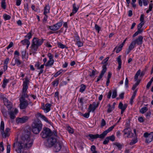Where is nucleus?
I'll use <instances>...</instances> for the list:
<instances>
[{
  "mask_svg": "<svg viewBox=\"0 0 153 153\" xmlns=\"http://www.w3.org/2000/svg\"><path fill=\"white\" fill-rule=\"evenodd\" d=\"M37 117V119L35 120L32 124V131L36 134L39 133L42 129V125L41 122L39 120L40 118L48 123H49L48 119L44 115H39Z\"/></svg>",
  "mask_w": 153,
  "mask_h": 153,
  "instance_id": "f03ea898",
  "label": "nucleus"
},
{
  "mask_svg": "<svg viewBox=\"0 0 153 153\" xmlns=\"http://www.w3.org/2000/svg\"><path fill=\"white\" fill-rule=\"evenodd\" d=\"M58 47L59 48H61L63 49L64 48H67L68 47H66L65 46V45H63L62 43L60 42H59L57 43Z\"/></svg>",
  "mask_w": 153,
  "mask_h": 153,
  "instance_id": "e433bc0d",
  "label": "nucleus"
},
{
  "mask_svg": "<svg viewBox=\"0 0 153 153\" xmlns=\"http://www.w3.org/2000/svg\"><path fill=\"white\" fill-rule=\"evenodd\" d=\"M53 134L50 129L47 127H44L43 130L41 133V135L43 138H48Z\"/></svg>",
  "mask_w": 153,
  "mask_h": 153,
  "instance_id": "0eeeda50",
  "label": "nucleus"
},
{
  "mask_svg": "<svg viewBox=\"0 0 153 153\" xmlns=\"http://www.w3.org/2000/svg\"><path fill=\"white\" fill-rule=\"evenodd\" d=\"M63 71L62 70H60L58 72H57L56 74H55L54 75V76L55 77H57L59 75H60L61 74L62 72Z\"/></svg>",
  "mask_w": 153,
  "mask_h": 153,
  "instance_id": "de8ad7c7",
  "label": "nucleus"
},
{
  "mask_svg": "<svg viewBox=\"0 0 153 153\" xmlns=\"http://www.w3.org/2000/svg\"><path fill=\"white\" fill-rule=\"evenodd\" d=\"M4 122L3 121H2L0 126V131L3 137L5 138L7 137H8L9 136L10 134L9 132L10 131V129L9 128H7L4 131Z\"/></svg>",
  "mask_w": 153,
  "mask_h": 153,
  "instance_id": "423d86ee",
  "label": "nucleus"
},
{
  "mask_svg": "<svg viewBox=\"0 0 153 153\" xmlns=\"http://www.w3.org/2000/svg\"><path fill=\"white\" fill-rule=\"evenodd\" d=\"M137 92V90L136 89V90H135L133 93V95L131 97V98L130 100V103L131 104V105L132 104V103L133 102V100L134 98V97H135L136 96Z\"/></svg>",
  "mask_w": 153,
  "mask_h": 153,
  "instance_id": "a878e982",
  "label": "nucleus"
},
{
  "mask_svg": "<svg viewBox=\"0 0 153 153\" xmlns=\"http://www.w3.org/2000/svg\"><path fill=\"white\" fill-rule=\"evenodd\" d=\"M95 28L96 30H98V32H99L100 29V27L97 24L95 25Z\"/></svg>",
  "mask_w": 153,
  "mask_h": 153,
  "instance_id": "0e129e2a",
  "label": "nucleus"
},
{
  "mask_svg": "<svg viewBox=\"0 0 153 153\" xmlns=\"http://www.w3.org/2000/svg\"><path fill=\"white\" fill-rule=\"evenodd\" d=\"M96 148L95 146H92L91 148V150L92 152L91 153H97V152L96 150Z\"/></svg>",
  "mask_w": 153,
  "mask_h": 153,
  "instance_id": "72a5a7b5",
  "label": "nucleus"
},
{
  "mask_svg": "<svg viewBox=\"0 0 153 153\" xmlns=\"http://www.w3.org/2000/svg\"><path fill=\"white\" fill-rule=\"evenodd\" d=\"M103 68L100 74L103 75L105 72L106 71V65H103Z\"/></svg>",
  "mask_w": 153,
  "mask_h": 153,
  "instance_id": "58836bf2",
  "label": "nucleus"
},
{
  "mask_svg": "<svg viewBox=\"0 0 153 153\" xmlns=\"http://www.w3.org/2000/svg\"><path fill=\"white\" fill-rule=\"evenodd\" d=\"M22 0H16V4L18 6H19L21 3Z\"/></svg>",
  "mask_w": 153,
  "mask_h": 153,
  "instance_id": "69168bd1",
  "label": "nucleus"
},
{
  "mask_svg": "<svg viewBox=\"0 0 153 153\" xmlns=\"http://www.w3.org/2000/svg\"><path fill=\"white\" fill-rule=\"evenodd\" d=\"M57 136L56 131H53V134L48 138L47 143L48 146L51 147L55 144L59 140L57 139Z\"/></svg>",
  "mask_w": 153,
  "mask_h": 153,
  "instance_id": "39448f33",
  "label": "nucleus"
},
{
  "mask_svg": "<svg viewBox=\"0 0 153 153\" xmlns=\"http://www.w3.org/2000/svg\"><path fill=\"white\" fill-rule=\"evenodd\" d=\"M144 14H143L141 15L140 18V22L144 23Z\"/></svg>",
  "mask_w": 153,
  "mask_h": 153,
  "instance_id": "5fc2aeb1",
  "label": "nucleus"
},
{
  "mask_svg": "<svg viewBox=\"0 0 153 153\" xmlns=\"http://www.w3.org/2000/svg\"><path fill=\"white\" fill-rule=\"evenodd\" d=\"M137 140L136 139H134L133 140H132L131 142L129 144L131 145H132L134 144H135L136 143H137Z\"/></svg>",
  "mask_w": 153,
  "mask_h": 153,
  "instance_id": "3c124183",
  "label": "nucleus"
},
{
  "mask_svg": "<svg viewBox=\"0 0 153 153\" xmlns=\"http://www.w3.org/2000/svg\"><path fill=\"white\" fill-rule=\"evenodd\" d=\"M123 46H122L121 45H120L119 47L117 49L116 52L117 53H118L120 52V51L122 50V48H123Z\"/></svg>",
  "mask_w": 153,
  "mask_h": 153,
  "instance_id": "864d4df0",
  "label": "nucleus"
},
{
  "mask_svg": "<svg viewBox=\"0 0 153 153\" xmlns=\"http://www.w3.org/2000/svg\"><path fill=\"white\" fill-rule=\"evenodd\" d=\"M144 136L146 138V141L149 143L153 140V133L152 132L150 134L145 133L144 134Z\"/></svg>",
  "mask_w": 153,
  "mask_h": 153,
  "instance_id": "9d476101",
  "label": "nucleus"
},
{
  "mask_svg": "<svg viewBox=\"0 0 153 153\" xmlns=\"http://www.w3.org/2000/svg\"><path fill=\"white\" fill-rule=\"evenodd\" d=\"M23 80L24 81L23 82L22 95L20 98L25 99V98H27L28 97L27 94V89L28 88L30 81L28 77L27 76H26L25 79H23Z\"/></svg>",
  "mask_w": 153,
  "mask_h": 153,
  "instance_id": "20e7f679",
  "label": "nucleus"
},
{
  "mask_svg": "<svg viewBox=\"0 0 153 153\" xmlns=\"http://www.w3.org/2000/svg\"><path fill=\"white\" fill-rule=\"evenodd\" d=\"M95 71L93 70L92 71L91 73H90V76L91 77H92L93 76H94L95 75Z\"/></svg>",
  "mask_w": 153,
  "mask_h": 153,
  "instance_id": "774afa93",
  "label": "nucleus"
},
{
  "mask_svg": "<svg viewBox=\"0 0 153 153\" xmlns=\"http://www.w3.org/2000/svg\"><path fill=\"white\" fill-rule=\"evenodd\" d=\"M117 96V92L116 90H114L113 91V94L112 96V98H115Z\"/></svg>",
  "mask_w": 153,
  "mask_h": 153,
  "instance_id": "a18cd8bd",
  "label": "nucleus"
},
{
  "mask_svg": "<svg viewBox=\"0 0 153 153\" xmlns=\"http://www.w3.org/2000/svg\"><path fill=\"white\" fill-rule=\"evenodd\" d=\"M33 140L31 138L30 132L28 131H25L21 137V141H17L14 143L13 144V147L18 149V144L19 148L22 149L24 150L23 148L28 149L31 147L33 145Z\"/></svg>",
  "mask_w": 153,
  "mask_h": 153,
  "instance_id": "f257e3e1",
  "label": "nucleus"
},
{
  "mask_svg": "<svg viewBox=\"0 0 153 153\" xmlns=\"http://www.w3.org/2000/svg\"><path fill=\"white\" fill-rule=\"evenodd\" d=\"M143 37L142 36H139L136 40L132 41L135 44H137L138 45H141L142 43Z\"/></svg>",
  "mask_w": 153,
  "mask_h": 153,
  "instance_id": "f3484780",
  "label": "nucleus"
},
{
  "mask_svg": "<svg viewBox=\"0 0 153 153\" xmlns=\"http://www.w3.org/2000/svg\"><path fill=\"white\" fill-rule=\"evenodd\" d=\"M13 45V43L12 42H10L8 46L7 47V49H9V48H10L11 47H12Z\"/></svg>",
  "mask_w": 153,
  "mask_h": 153,
  "instance_id": "e2e57ef3",
  "label": "nucleus"
},
{
  "mask_svg": "<svg viewBox=\"0 0 153 153\" xmlns=\"http://www.w3.org/2000/svg\"><path fill=\"white\" fill-rule=\"evenodd\" d=\"M138 120L140 122H143L144 121L143 118L142 117H140L138 118Z\"/></svg>",
  "mask_w": 153,
  "mask_h": 153,
  "instance_id": "338daca9",
  "label": "nucleus"
},
{
  "mask_svg": "<svg viewBox=\"0 0 153 153\" xmlns=\"http://www.w3.org/2000/svg\"><path fill=\"white\" fill-rule=\"evenodd\" d=\"M29 118L28 117L25 116L22 117H19L16 119V122L17 123H23L27 121Z\"/></svg>",
  "mask_w": 153,
  "mask_h": 153,
  "instance_id": "f8f14e48",
  "label": "nucleus"
},
{
  "mask_svg": "<svg viewBox=\"0 0 153 153\" xmlns=\"http://www.w3.org/2000/svg\"><path fill=\"white\" fill-rule=\"evenodd\" d=\"M32 36V31H30L25 36V37L28 38V40H29L31 38Z\"/></svg>",
  "mask_w": 153,
  "mask_h": 153,
  "instance_id": "c03bdc74",
  "label": "nucleus"
},
{
  "mask_svg": "<svg viewBox=\"0 0 153 153\" xmlns=\"http://www.w3.org/2000/svg\"><path fill=\"white\" fill-rule=\"evenodd\" d=\"M8 82V80L6 79H4L3 81V82L2 85V87L3 88H5L6 87L7 83Z\"/></svg>",
  "mask_w": 153,
  "mask_h": 153,
  "instance_id": "f704fd0d",
  "label": "nucleus"
},
{
  "mask_svg": "<svg viewBox=\"0 0 153 153\" xmlns=\"http://www.w3.org/2000/svg\"><path fill=\"white\" fill-rule=\"evenodd\" d=\"M106 125V122L104 119H102L101 123V127L105 126Z\"/></svg>",
  "mask_w": 153,
  "mask_h": 153,
  "instance_id": "09e8293b",
  "label": "nucleus"
},
{
  "mask_svg": "<svg viewBox=\"0 0 153 153\" xmlns=\"http://www.w3.org/2000/svg\"><path fill=\"white\" fill-rule=\"evenodd\" d=\"M51 105L50 104H46L45 105V107H44V108H43L44 111L46 113H47L51 109L50 107Z\"/></svg>",
  "mask_w": 153,
  "mask_h": 153,
  "instance_id": "5701e85b",
  "label": "nucleus"
},
{
  "mask_svg": "<svg viewBox=\"0 0 153 153\" xmlns=\"http://www.w3.org/2000/svg\"><path fill=\"white\" fill-rule=\"evenodd\" d=\"M140 69L139 70L136 72L134 77L135 81H136L139 80H138V76L140 74Z\"/></svg>",
  "mask_w": 153,
  "mask_h": 153,
  "instance_id": "c756f323",
  "label": "nucleus"
},
{
  "mask_svg": "<svg viewBox=\"0 0 153 153\" xmlns=\"http://www.w3.org/2000/svg\"><path fill=\"white\" fill-rule=\"evenodd\" d=\"M43 41L44 40L43 39H39L36 37L33 38L30 47L31 49L30 54L36 53L38 47L42 45Z\"/></svg>",
  "mask_w": 153,
  "mask_h": 153,
  "instance_id": "7ed1b4c3",
  "label": "nucleus"
},
{
  "mask_svg": "<svg viewBox=\"0 0 153 153\" xmlns=\"http://www.w3.org/2000/svg\"><path fill=\"white\" fill-rule=\"evenodd\" d=\"M86 88V86L84 84H81L80 85V88L79 89V92L81 93H82L84 91Z\"/></svg>",
  "mask_w": 153,
  "mask_h": 153,
  "instance_id": "2f4dec72",
  "label": "nucleus"
},
{
  "mask_svg": "<svg viewBox=\"0 0 153 153\" xmlns=\"http://www.w3.org/2000/svg\"><path fill=\"white\" fill-rule=\"evenodd\" d=\"M1 6L2 8L4 9H5L6 8V5L5 2V0H2Z\"/></svg>",
  "mask_w": 153,
  "mask_h": 153,
  "instance_id": "473e14b6",
  "label": "nucleus"
},
{
  "mask_svg": "<svg viewBox=\"0 0 153 153\" xmlns=\"http://www.w3.org/2000/svg\"><path fill=\"white\" fill-rule=\"evenodd\" d=\"M21 42L22 43L23 45H27V48H28L30 44V42L28 39H25L21 41Z\"/></svg>",
  "mask_w": 153,
  "mask_h": 153,
  "instance_id": "4be33fe9",
  "label": "nucleus"
},
{
  "mask_svg": "<svg viewBox=\"0 0 153 153\" xmlns=\"http://www.w3.org/2000/svg\"><path fill=\"white\" fill-rule=\"evenodd\" d=\"M62 142L59 140L54 145L53 150L55 152H57L59 151L62 148Z\"/></svg>",
  "mask_w": 153,
  "mask_h": 153,
  "instance_id": "9b49d317",
  "label": "nucleus"
},
{
  "mask_svg": "<svg viewBox=\"0 0 153 153\" xmlns=\"http://www.w3.org/2000/svg\"><path fill=\"white\" fill-rule=\"evenodd\" d=\"M1 99H3L4 105L6 106L8 108H9V109H10L12 108V105L11 102L9 101L7 98L4 97L3 95V97H2Z\"/></svg>",
  "mask_w": 153,
  "mask_h": 153,
  "instance_id": "ddd939ff",
  "label": "nucleus"
},
{
  "mask_svg": "<svg viewBox=\"0 0 153 153\" xmlns=\"http://www.w3.org/2000/svg\"><path fill=\"white\" fill-rule=\"evenodd\" d=\"M123 132L124 134H127V137L128 138H131L133 136V134L131 132V129L129 128H127L125 129Z\"/></svg>",
  "mask_w": 153,
  "mask_h": 153,
  "instance_id": "2eb2a0df",
  "label": "nucleus"
},
{
  "mask_svg": "<svg viewBox=\"0 0 153 153\" xmlns=\"http://www.w3.org/2000/svg\"><path fill=\"white\" fill-rule=\"evenodd\" d=\"M135 44L133 41L131 42L128 49L126 51V53L128 54L130 51L135 47Z\"/></svg>",
  "mask_w": 153,
  "mask_h": 153,
  "instance_id": "a211bd4d",
  "label": "nucleus"
},
{
  "mask_svg": "<svg viewBox=\"0 0 153 153\" xmlns=\"http://www.w3.org/2000/svg\"><path fill=\"white\" fill-rule=\"evenodd\" d=\"M107 137H108L109 140H110L112 141H114L115 140V137L114 135H112L111 136Z\"/></svg>",
  "mask_w": 153,
  "mask_h": 153,
  "instance_id": "79ce46f5",
  "label": "nucleus"
},
{
  "mask_svg": "<svg viewBox=\"0 0 153 153\" xmlns=\"http://www.w3.org/2000/svg\"><path fill=\"white\" fill-rule=\"evenodd\" d=\"M148 110V108L146 107L142 108L140 110V112L143 114L146 112Z\"/></svg>",
  "mask_w": 153,
  "mask_h": 153,
  "instance_id": "4c0bfd02",
  "label": "nucleus"
},
{
  "mask_svg": "<svg viewBox=\"0 0 153 153\" xmlns=\"http://www.w3.org/2000/svg\"><path fill=\"white\" fill-rule=\"evenodd\" d=\"M80 40L79 37L77 34V33H76L75 34V38L74 39V41L75 42L78 41Z\"/></svg>",
  "mask_w": 153,
  "mask_h": 153,
  "instance_id": "37998d69",
  "label": "nucleus"
},
{
  "mask_svg": "<svg viewBox=\"0 0 153 153\" xmlns=\"http://www.w3.org/2000/svg\"><path fill=\"white\" fill-rule=\"evenodd\" d=\"M18 111L16 108H13L12 111L10 112V115H15L18 114Z\"/></svg>",
  "mask_w": 153,
  "mask_h": 153,
  "instance_id": "c85d7f7f",
  "label": "nucleus"
},
{
  "mask_svg": "<svg viewBox=\"0 0 153 153\" xmlns=\"http://www.w3.org/2000/svg\"><path fill=\"white\" fill-rule=\"evenodd\" d=\"M67 130L70 133H73L74 131L73 129L70 127H68L67 128Z\"/></svg>",
  "mask_w": 153,
  "mask_h": 153,
  "instance_id": "13d9d810",
  "label": "nucleus"
},
{
  "mask_svg": "<svg viewBox=\"0 0 153 153\" xmlns=\"http://www.w3.org/2000/svg\"><path fill=\"white\" fill-rule=\"evenodd\" d=\"M151 3L149 4V11H151L153 7V4L152 3V1H150Z\"/></svg>",
  "mask_w": 153,
  "mask_h": 153,
  "instance_id": "603ef678",
  "label": "nucleus"
},
{
  "mask_svg": "<svg viewBox=\"0 0 153 153\" xmlns=\"http://www.w3.org/2000/svg\"><path fill=\"white\" fill-rule=\"evenodd\" d=\"M73 10L74 11V12H76L79 9V7L78 6L76 7L75 3L73 4Z\"/></svg>",
  "mask_w": 153,
  "mask_h": 153,
  "instance_id": "ea45409f",
  "label": "nucleus"
},
{
  "mask_svg": "<svg viewBox=\"0 0 153 153\" xmlns=\"http://www.w3.org/2000/svg\"><path fill=\"white\" fill-rule=\"evenodd\" d=\"M59 82V80L57 79L54 81L52 82V85L53 87L57 86Z\"/></svg>",
  "mask_w": 153,
  "mask_h": 153,
  "instance_id": "c9c22d12",
  "label": "nucleus"
},
{
  "mask_svg": "<svg viewBox=\"0 0 153 153\" xmlns=\"http://www.w3.org/2000/svg\"><path fill=\"white\" fill-rule=\"evenodd\" d=\"M75 44L76 45L79 47H82L83 45L82 42H81L80 40L76 42Z\"/></svg>",
  "mask_w": 153,
  "mask_h": 153,
  "instance_id": "a19ab883",
  "label": "nucleus"
},
{
  "mask_svg": "<svg viewBox=\"0 0 153 153\" xmlns=\"http://www.w3.org/2000/svg\"><path fill=\"white\" fill-rule=\"evenodd\" d=\"M63 24L62 21L58 22L55 25L52 26H48V28H49L51 30L53 31H56L59 29L62 26Z\"/></svg>",
  "mask_w": 153,
  "mask_h": 153,
  "instance_id": "6e6552de",
  "label": "nucleus"
},
{
  "mask_svg": "<svg viewBox=\"0 0 153 153\" xmlns=\"http://www.w3.org/2000/svg\"><path fill=\"white\" fill-rule=\"evenodd\" d=\"M47 56L48 57L49 59V60H53V55H52L51 53H48L47 54Z\"/></svg>",
  "mask_w": 153,
  "mask_h": 153,
  "instance_id": "8fccbe9b",
  "label": "nucleus"
},
{
  "mask_svg": "<svg viewBox=\"0 0 153 153\" xmlns=\"http://www.w3.org/2000/svg\"><path fill=\"white\" fill-rule=\"evenodd\" d=\"M99 104V103L98 102H97L96 103L95 102H94L93 103L92 105L93 107H96V108L98 107Z\"/></svg>",
  "mask_w": 153,
  "mask_h": 153,
  "instance_id": "bf43d9fd",
  "label": "nucleus"
},
{
  "mask_svg": "<svg viewBox=\"0 0 153 153\" xmlns=\"http://www.w3.org/2000/svg\"><path fill=\"white\" fill-rule=\"evenodd\" d=\"M128 105L127 104H125L123 105V103L121 102H120L119 103L118 108L121 109V114H123L124 111Z\"/></svg>",
  "mask_w": 153,
  "mask_h": 153,
  "instance_id": "dca6fc26",
  "label": "nucleus"
},
{
  "mask_svg": "<svg viewBox=\"0 0 153 153\" xmlns=\"http://www.w3.org/2000/svg\"><path fill=\"white\" fill-rule=\"evenodd\" d=\"M109 141V140L108 139V137H107L105 139V140L103 142V144H106L108 143Z\"/></svg>",
  "mask_w": 153,
  "mask_h": 153,
  "instance_id": "6e6d98bb",
  "label": "nucleus"
},
{
  "mask_svg": "<svg viewBox=\"0 0 153 153\" xmlns=\"http://www.w3.org/2000/svg\"><path fill=\"white\" fill-rule=\"evenodd\" d=\"M96 108V107H93L91 104H90L88 109V112L87 113H85L84 115H89L90 112H94Z\"/></svg>",
  "mask_w": 153,
  "mask_h": 153,
  "instance_id": "aec40b11",
  "label": "nucleus"
},
{
  "mask_svg": "<svg viewBox=\"0 0 153 153\" xmlns=\"http://www.w3.org/2000/svg\"><path fill=\"white\" fill-rule=\"evenodd\" d=\"M102 133L100 135H99L98 134H97L95 135H93L91 134H88V136L90 137V139L89 140H91V139L94 140L98 138H103L104 137V136H102Z\"/></svg>",
  "mask_w": 153,
  "mask_h": 153,
  "instance_id": "4468645a",
  "label": "nucleus"
},
{
  "mask_svg": "<svg viewBox=\"0 0 153 153\" xmlns=\"http://www.w3.org/2000/svg\"><path fill=\"white\" fill-rule=\"evenodd\" d=\"M44 11L43 14L44 15L47 14V13H49L50 12V8L49 4H48L45 6L44 7Z\"/></svg>",
  "mask_w": 153,
  "mask_h": 153,
  "instance_id": "393cba45",
  "label": "nucleus"
},
{
  "mask_svg": "<svg viewBox=\"0 0 153 153\" xmlns=\"http://www.w3.org/2000/svg\"><path fill=\"white\" fill-rule=\"evenodd\" d=\"M19 101L20 102L19 104L20 108L21 109L25 108L28 104V101L25 100V99H23L22 98H20Z\"/></svg>",
  "mask_w": 153,
  "mask_h": 153,
  "instance_id": "1a4fd4ad",
  "label": "nucleus"
},
{
  "mask_svg": "<svg viewBox=\"0 0 153 153\" xmlns=\"http://www.w3.org/2000/svg\"><path fill=\"white\" fill-rule=\"evenodd\" d=\"M144 23L140 22V23L138 25L137 27V28H139V29H141L144 25Z\"/></svg>",
  "mask_w": 153,
  "mask_h": 153,
  "instance_id": "4d7b16f0",
  "label": "nucleus"
},
{
  "mask_svg": "<svg viewBox=\"0 0 153 153\" xmlns=\"http://www.w3.org/2000/svg\"><path fill=\"white\" fill-rule=\"evenodd\" d=\"M117 61L118 62V66L117 68L118 70L119 71L121 67V64H122V61L121 59V56H119L117 59Z\"/></svg>",
  "mask_w": 153,
  "mask_h": 153,
  "instance_id": "412c9836",
  "label": "nucleus"
},
{
  "mask_svg": "<svg viewBox=\"0 0 153 153\" xmlns=\"http://www.w3.org/2000/svg\"><path fill=\"white\" fill-rule=\"evenodd\" d=\"M19 144H18L17 146H18V149H15L16 151L17 152V153H27L25 151H24V150H23V149H20L19 148V146L18 145ZM19 145L20 144H19Z\"/></svg>",
  "mask_w": 153,
  "mask_h": 153,
  "instance_id": "cd10ccee",
  "label": "nucleus"
},
{
  "mask_svg": "<svg viewBox=\"0 0 153 153\" xmlns=\"http://www.w3.org/2000/svg\"><path fill=\"white\" fill-rule=\"evenodd\" d=\"M109 58L108 57L106 58L105 59H104L102 62V64H105L107 61L108 60Z\"/></svg>",
  "mask_w": 153,
  "mask_h": 153,
  "instance_id": "680f3d73",
  "label": "nucleus"
},
{
  "mask_svg": "<svg viewBox=\"0 0 153 153\" xmlns=\"http://www.w3.org/2000/svg\"><path fill=\"white\" fill-rule=\"evenodd\" d=\"M115 126V125L113 126H111V127L109 128L107 130L103 131V132L102 133V136H104V137H105V136L107 135L108 133L111 131L113 130V129L114 127Z\"/></svg>",
  "mask_w": 153,
  "mask_h": 153,
  "instance_id": "6ab92c4d",
  "label": "nucleus"
},
{
  "mask_svg": "<svg viewBox=\"0 0 153 153\" xmlns=\"http://www.w3.org/2000/svg\"><path fill=\"white\" fill-rule=\"evenodd\" d=\"M136 83H135L133 85V86L132 87V89L133 90H134L137 87L138 85L139 84L140 80H138L136 81Z\"/></svg>",
  "mask_w": 153,
  "mask_h": 153,
  "instance_id": "7c9ffc66",
  "label": "nucleus"
},
{
  "mask_svg": "<svg viewBox=\"0 0 153 153\" xmlns=\"http://www.w3.org/2000/svg\"><path fill=\"white\" fill-rule=\"evenodd\" d=\"M7 153H10V145L8 144L7 146Z\"/></svg>",
  "mask_w": 153,
  "mask_h": 153,
  "instance_id": "052dcab7",
  "label": "nucleus"
},
{
  "mask_svg": "<svg viewBox=\"0 0 153 153\" xmlns=\"http://www.w3.org/2000/svg\"><path fill=\"white\" fill-rule=\"evenodd\" d=\"M14 60L15 63L17 65H20L21 62L19 60V57L18 56H15L12 61V62H13V60Z\"/></svg>",
  "mask_w": 153,
  "mask_h": 153,
  "instance_id": "b1692460",
  "label": "nucleus"
},
{
  "mask_svg": "<svg viewBox=\"0 0 153 153\" xmlns=\"http://www.w3.org/2000/svg\"><path fill=\"white\" fill-rule=\"evenodd\" d=\"M54 62V60H49L45 64V66H51L53 65Z\"/></svg>",
  "mask_w": 153,
  "mask_h": 153,
  "instance_id": "bb28decb",
  "label": "nucleus"
},
{
  "mask_svg": "<svg viewBox=\"0 0 153 153\" xmlns=\"http://www.w3.org/2000/svg\"><path fill=\"white\" fill-rule=\"evenodd\" d=\"M3 17L5 20H9L11 18L10 16V15L6 14H5L3 15Z\"/></svg>",
  "mask_w": 153,
  "mask_h": 153,
  "instance_id": "49530a36",
  "label": "nucleus"
}]
</instances>
